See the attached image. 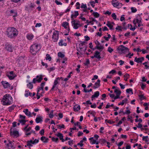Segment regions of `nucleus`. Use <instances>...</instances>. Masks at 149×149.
Returning <instances> with one entry per match:
<instances>
[{"label":"nucleus","instance_id":"nucleus-7","mask_svg":"<svg viewBox=\"0 0 149 149\" xmlns=\"http://www.w3.org/2000/svg\"><path fill=\"white\" fill-rule=\"evenodd\" d=\"M35 6L34 3H31L30 5H29L26 6L25 10L28 11H31L33 10Z\"/></svg>","mask_w":149,"mask_h":149},{"label":"nucleus","instance_id":"nucleus-4","mask_svg":"<svg viewBox=\"0 0 149 149\" xmlns=\"http://www.w3.org/2000/svg\"><path fill=\"white\" fill-rule=\"evenodd\" d=\"M117 50L119 51H120L123 53H125L129 51V49L127 47H126L122 45L120 46L117 48Z\"/></svg>","mask_w":149,"mask_h":149},{"label":"nucleus","instance_id":"nucleus-44","mask_svg":"<svg viewBox=\"0 0 149 149\" xmlns=\"http://www.w3.org/2000/svg\"><path fill=\"white\" fill-rule=\"evenodd\" d=\"M40 91H42L41 93H44V90L43 88L41 87H39L38 88V90L37 91V93H39Z\"/></svg>","mask_w":149,"mask_h":149},{"label":"nucleus","instance_id":"nucleus-41","mask_svg":"<svg viewBox=\"0 0 149 149\" xmlns=\"http://www.w3.org/2000/svg\"><path fill=\"white\" fill-rule=\"evenodd\" d=\"M126 92L127 93H129L130 92L132 94H133V93L132 89L131 88L127 89L126 90Z\"/></svg>","mask_w":149,"mask_h":149},{"label":"nucleus","instance_id":"nucleus-23","mask_svg":"<svg viewBox=\"0 0 149 149\" xmlns=\"http://www.w3.org/2000/svg\"><path fill=\"white\" fill-rule=\"evenodd\" d=\"M34 36L32 33H28L26 36V38L28 39L29 40H31L34 37Z\"/></svg>","mask_w":149,"mask_h":149},{"label":"nucleus","instance_id":"nucleus-55","mask_svg":"<svg viewBox=\"0 0 149 149\" xmlns=\"http://www.w3.org/2000/svg\"><path fill=\"white\" fill-rule=\"evenodd\" d=\"M107 51L110 53H111L113 51V49L111 48L110 47L108 48Z\"/></svg>","mask_w":149,"mask_h":149},{"label":"nucleus","instance_id":"nucleus-42","mask_svg":"<svg viewBox=\"0 0 149 149\" xmlns=\"http://www.w3.org/2000/svg\"><path fill=\"white\" fill-rule=\"evenodd\" d=\"M53 112L54 111L53 110H51L50 113L49 114V117L51 118H53L54 117V116L53 115Z\"/></svg>","mask_w":149,"mask_h":149},{"label":"nucleus","instance_id":"nucleus-61","mask_svg":"<svg viewBox=\"0 0 149 149\" xmlns=\"http://www.w3.org/2000/svg\"><path fill=\"white\" fill-rule=\"evenodd\" d=\"M55 2L57 4V5H62V3L58 1V0H55Z\"/></svg>","mask_w":149,"mask_h":149},{"label":"nucleus","instance_id":"nucleus-21","mask_svg":"<svg viewBox=\"0 0 149 149\" xmlns=\"http://www.w3.org/2000/svg\"><path fill=\"white\" fill-rule=\"evenodd\" d=\"M23 112L25 113V114L30 117H31V112L29 111V110L28 109H26L25 110H24Z\"/></svg>","mask_w":149,"mask_h":149},{"label":"nucleus","instance_id":"nucleus-24","mask_svg":"<svg viewBox=\"0 0 149 149\" xmlns=\"http://www.w3.org/2000/svg\"><path fill=\"white\" fill-rule=\"evenodd\" d=\"M63 40L62 39L61 40L58 42V45L60 46H63V45L65 46H66L67 45V43L65 42L63 43Z\"/></svg>","mask_w":149,"mask_h":149},{"label":"nucleus","instance_id":"nucleus-10","mask_svg":"<svg viewBox=\"0 0 149 149\" xmlns=\"http://www.w3.org/2000/svg\"><path fill=\"white\" fill-rule=\"evenodd\" d=\"M59 77H58L56 78L54 81V85L51 89V91H53L55 87H57V85L58 84V81H59Z\"/></svg>","mask_w":149,"mask_h":149},{"label":"nucleus","instance_id":"nucleus-58","mask_svg":"<svg viewBox=\"0 0 149 149\" xmlns=\"http://www.w3.org/2000/svg\"><path fill=\"white\" fill-rule=\"evenodd\" d=\"M77 68L76 69V70L79 73L80 72V70L79 69L80 68V65H77Z\"/></svg>","mask_w":149,"mask_h":149},{"label":"nucleus","instance_id":"nucleus-8","mask_svg":"<svg viewBox=\"0 0 149 149\" xmlns=\"http://www.w3.org/2000/svg\"><path fill=\"white\" fill-rule=\"evenodd\" d=\"M58 33L56 34L54 32L52 36V38L54 42H56L58 40L59 37V34L58 31H56Z\"/></svg>","mask_w":149,"mask_h":149},{"label":"nucleus","instance_id":"nucleus-1","mask_svg":"<svg viewBox=\"0 0 149 149\" xmlns=\"http://www.w3.org/2000/svg\"><path fill=\"white\" fill-rule=\"evenodd\" d=\"M6 32L8 37L10 38H14L16 37L18 34V31L13 27L7 28Z\"/></svg>","mask_w":149,"mask_h":149},{"label":"nucleus","instance_id":"nucleus-35","mask_svg":"<svg viewBox=\"0 0 149 149\" xmlns=\"http://www.w3.org/2000/svg\"><path fill=\"white\" fill-rule=\"evenodd\" d=\"M27 120L25 119H21L19 120V122L22 124V125H24Z\"/></svg>","mask_w":149,"mask_h":149},{"label":"nucleus","instance_id":"nucleus-6","mask_svg":"<svg viewBox=\"0 0 149 149\" xmlns=\"http://www.w3.org/2000/svg\"><path fill=\"white\" fill-rule=\"evenodd\" d=\"M42 76L40 75L39 77V76L38 75L36 76V78H34L33 79V81L32 82L34 84H35L36 82L38 83L40 82L42 80Z\"/></svg>","mask_w":149,"mask_h":149},{"label":"nucleus","instance_id":"nucleus-40","mask_svg":"<svg viewBox=\"0 0 149 149\" xmlns=\"http://www.w3.org/2000/svg\"><path fill=\"white\" fill-rule=\"evenodd\" d=\"M105 122L109 123L110 124H112L114 123L115 122L112 121V120H108V119H106L105 120Z\"/></svg>","mask_w":149,"mask_h":149},{"label":"nucleus","instance_id":"nucleus-19","mask_svg":"<svg viewBox=\"0 0 149 149\" xmlns=\"http://www.w3.org/2000/svg\"><path fill=\"white\" fill-rule=\"evenodd\" d=\"M100 52L97 51H96L95 52L94 54V57L98 59H100L101 58V56H100Z\"/></svg>","mask_w":149,"mask_h":149},{"label":"nucleus","instance_id":"nucleus-14","mask_svg":"<svg viewBox=\"0 0 149 149\" xmlns=\"http://www.w3.org/2000/svg\"><path fill=\"white\" fill-rule=\"evenodd\" d=\"M10 136L14 135V136L17 137L19 135V132L17 131H15L13 132L12 131V128L10 129Z\"/></svg>","mask_w":149,"mask_h":149},{"label":"nucleus","instance_id":"nucleus-36","mask_svg":"<svg viewBox=\"0 0 149 149\" xmlns=\"http://www.w3.org/2000/svg\"><path fill=\"white\" fill-rule=\"evenodd\" d=\"M10 74H6V76L8 77L10 80L13 79L15 77V76L13 75H9Z\"/></svg>","mask_w":149,"mask_h":149},{"label":"nucleus","instance_id":"nucleus-28","mask_svg":"<svg viewBox=\"0 0 149 149\" xmlns=\"http://www.w3.org/2000/svg\"><path fill=\"white\" fill-rule=\"evenodd\" d=\"M32 93L29 92V91H26L25 93V96L26 97H28L29 95L31 97Z\"/></svg>","mask_w":149,"mask_h":149},{"label":"nucleus","instance_id":"nucleus-16","mask_svg":"<svg viewBox=\"0 0 149 149\" xmlns=\"http://www.w3.org/2000/svg\"><path fill=\"white\" fill-rule=\"evenodd\" d=\"M12 143V142L11 141H9L8 143L6 144V147H8V149H10L11 148L13 149L15 148V147H14Z\"/></svg>","mask_w":149,"mask_h":149},{"label":"nucleus","instance_id":"nucleus-46","mask_svg":"<svg viewBox=\"0 0 149 149\" xmlns=\"http://www.w3.org/2000/svg\"><path fill=\"white\" fill-rule=\"evenodd\" d=\"M52 141L57 143L58 140V138H55L54 137H52Z\"/></svg>","mask_w":149,"mask_h":149},{"label":"nucleus","instance_id":"nucleus-12","mask_svg":"<svg viewBox=\"0 0 149 149\" xmlns=\"http://www.w3.org/2000/svg\"><path fill=\"white\" fill-rule=\"evenodd\" d=\"M144 58L143 57H141L137 58L136 57L134 59V61L138 63H141L144 60Z\"/></svg>","mask_w":149,"mask_h":149},{"label":"nucleus","instance_id":"nucleus-52","mask_svg":"<svg viewBox=\"0 0 149 149\" xmlns=\"http://www.w3.org/2000/svg\"><path fill=\"white\" fill-rule=\"evenodd\" d=\"M31 129V127H29L27 128L26 130H24L25 133H27L28 132L30 131Z\"/></svg>","mask_w":149,"mask_h":149},{"label":"nucleus","instance_id":"nucleus-5","mask_svg":"<svg viewBox=\"0 0 149 149\" xmlns=\"http://www.w3.org/2000/svg\"><path fill=\"white\" fill-rule=\"evenodd\" d=\"M5 49L7 51L12 52H13L14 48L10 43L7 42L5 44Z\"/></svg>","mask_w":149,"mask_h":149},{"label":"nucleus","instance_id":"nucleus-47","mask_svg":"<svg viewBox=\"0 0 149 149\" xmlns=\"http://www.w3.org/2000/svg\"><path fill=\"white\" fill-rule=\"evenodd\" d=\"M81 8H84L85 9L87 8V6L86 4H84V3H82L81 4Z\"/></svg>","mask_w":149,"mask_h":149},{"label":"nucleus","instance_id":"nucleus-18","mask_svg":"<svg viewBox=\"0 0 149 149\" xmlns=\"http://www.w3.org/2000/svg\"><path fill=\"white\" fill-rule=\"evenodd\" d=\"M100 95V93L98 91H97L94 93V94L91 97V98L92 99V100H93V99L96 97H97Z\"/></svg>","mask_w":149,"mask_h":149},{"label":"nucleus","instance_id":"nucleus-57","mask_svg":"<svg viewBox=\"0 0 149 149\" xmlns=\"http://www.w3.org/2000/svg\"><path fill=\"white\" fill-rule=\"evenodd\" d=\"M91 6L93 8L95 6V2L94 1H91L90 2Z\"/></svg>","mask_w":149,"mask_h":149},{"label":"nucleus","instance_id":"nucleus-30","mask_svg":"<svg viewBox=\"0 0 149 149\" xmlns=\"http://www.w3.org/2000/svg\"><path fill=\"white\" fill-rule=\"evenodd\" d=\"M33 141L32 140H30V141H27V146H32L31 144H34L33 143Z\"/></svg>","mask_w":149,"mask_h":149},{"label":"nucleus","instance_id":"nucleus-49","mask_svg":"<svg viewBox=\"0 0 149 149\" xmlns=\"http://www.w3.org/2000/svg\"><path fill=\"white\" fill-rule=\"evenodd\" d=\"M90 61L89 59H87L86 60V62L84 63L85 65L87 66L90 64Z\"/></svg>","mask_w":149,"mask_h":149},{"label":"nucleus","instance_id":"nucleus-39","mask_svg":"<svg viewBox=\"0 0 149 149\" xmlns=\"http://www.w3.org/2000/svg\"><path fill=\"white\" fill-rule=\"evenodd\" d=\"M95 17H98L100 16V14L97 12H93L92 14Z\"/></svg>","mask_w":149,"mask_h":149},{"label":"nucleus","instance_id":"nucleus-9","mask_svg":"<svg viewBox=\"0 0 149 149\" xmlns=\"http://www.w3.org/2000/svg\"><path fill=\"white\" fill-rule=\"evenodd\" d=\"M72 20V21L71 22V23L72 24V25L73 26L74 29H78L79 28V26H81L80 24L77 22H76V21L74 20Z\"/></svg>","mask_w":149,"mask_h":149},{"label":"nucleus","instance_id":"nucleus-27","mask_svg":"<svg viewBox=\"0 0 149 149\" xmlns=\"http://www.w3.org/2000/svg\"><path fill=\"white\" fill-rule=\"evenodd\" d=\"M68 25L69 23L66 22H63L62 24V26L65 29L67 28V26Z\"/></svg>","mask_w":149,"mask_h":149},{"label":"nucleus","instance_id":"nucleus-22","mask_svg":"<svg viewBox=\"0 0 149 149\" xmlns=\"http://www.w3.org/2000/svg\"><path fill=\"white\" fill-rule=\"evenodd\" d=\"M79 15V13L78 11H75L74 12V15L72 14L71 15V18L72 20H74L73 18H76L77 16Z\"/></svg>","mask_w":149,"mask_h":149},{"label":"nucleus","instance_id":"nucleus-37","mask_svg":"<svg viewBox=\"0 0 149 149\" xmlns=\"http://www.w3.org/2000/svg\"><path fill=\"white\" fill-rule=\"evenodd\" d=\"M114 92L116 93V95H119V96L120 95L121 93V91L120 90L116 89H115L114 90Z\"/></svg>","mask_w":149,"mask_h":149},{"label":"nucleus","instance_id":"nucleus-51","mask_svg":"<svg viewBox=\"0 0 149 149\" xmlns=\"http://www.w3.org/2000/svg\"><path fill=\"white\" fill-rule=\"evenodd\" d=\"M97 47V49L100 50V51H101L104 48V47L102 45H100V46L98 45V47Z\"/></svg>","mask_w":149,"mask_h":149},{"label":"nucleus","instance_id":"nucleus-62","mask_svg":"<svg viewBox=\"0 0 149 149\" xmlns=\"http://www.w3.org/2000/svg\"><path fill=\"white\" fill-rule=\"evenodd\" d=\"M55 135L59 138V137H61L62 135H63V134L61 133H58V134H56Z\"/></svg>","mask_w":149,"mask_h":149},{"label":"nucleus","instance_id":"nucleus-53","mask_svg":"<svg viewBox=\"0 0 149 149\" xmlns=\"http://www.w3.org/2000/svg\"><path fill=\"white\" fill-rule=\"evenodd\" d=\"M112 17L113 18V19L115 20H116V15L115 13H113L111 15Z\"/></svg>","mask_w":149,"mask_h":149},{"label":"nucleus","instance_id":"nucleus-34","mask_svg":"<svg viewBox=\"0 0 149 149\" xmlns=\"http://www.w3.org/2000/svg\"><path fill=\"white\" fill-rule=\"evenodd\" d=\"M130 77V75L128 73L125 74L124 76V77L125 78L124 80L127 81V79L129 78Z\"/></svg>","mask_w":149,"mask_h":149},{"label":"nucleus","instance_id":"nucleus-59","mask_svg":"<svg viewBox=\"0 0 149 149\" xmlns=\"http://www.w3.org/2000/svg\"><path fill=\"white\" fill-rule=\"evenodd\" d=\"M116 29L117 30H118L119 31H122V26H118L116 28Z\"/></svg>","mask_w":149,"mask_h":149},{"label":"nucleus","instance_id":"nucleus-43","mask_svg":"<svg viewBox=\"0 0 149 149\" xmlns=\"http://www.w3.org/2000/svg\"><path fill=\"white\" fill-rule=\"evenodd\" d=\"M148 138V136H143L142 137V140L145 141L146 142H147L148 141L147 139Z\"/></svg>","mask_w":149,"mask_h":149},{"label":"nucleus","instance_id":"nucleus-45","mask_svg":"<svg viewBox=\"0 0 149 149\" xmlns=\"http://www.w3.org/2000/svg\"><path fill=\"white\" fill-rule=\"evenodd\" d=\"M46 59L47 60H48L49 61H50L51 59V57L50 56L49 54H47L46 55Z\"/></svg>","mask_w":149,"mask_h":149},{"label":"nucleus","instance_id":"nucleus-11","mask_svg":"<svg viewBox=\"0 0 149 149\" xmlns=\"http://www.w3.org/2000/svg\"><path fill=\"white\" fill-rule=\"evenodd\" d=\"M43 118L42 116H40L38 115L36 118L35 121L37 123L41 122L43 121Z\"/></svg>","mask_w":149,"mask_h":149},{"label":"nucleus","instance_id":"nucleus-48","mask_svg":"<svg viewBox=\"0 0 149 149\" xmlns=\"http://www.w3.org/2000/svg\"><path fill=\"white\" fill-rule=\"evenodd\" d=\"M131 10L132 12L133 13H135L137 11L136 9L133 7H131Z\"/></svg>","mask_w":149,"mask_h":149},{"label":"nucleus","instance_id":"nucleus-64","mask_svg":"<svg viewBox=\"0 0 149 149\" xmlns=\"http://www.w3.org/2000/svg\"><path fill=\"white\" fill-rule=\"evenodd\" d=\"M146 84H145L143 83H142L141 84V88L143 90L144 89V88L146 87Z\"/></svg>","mask_w":149,"mask_h":149},{"label":"nucleus","instance_id":"nucleus-63","mask_svg":"<svg viewBox=\"0 0 149 149\" xmlns=\"http://www.w3.org/2000/svg\"><path fill=\"white\" fill-rule=\"evenodd\" d=\"M55 135L59 138V137H61L62 135H63V134L61 133H58V134H56Z\"/></svg>","mask_w":149,"mask_h":149},{"label":"nucleus","instance_id":"nucleus-13","mask_svg":"<svg viewBox=\"0 0 149 149\" xmlns=\"http://www.w3.org/2000/svg\"><path fill=\"white\" fill-rule=\"evenodd\" d=\"M1 83L5 88H8L10 86V84L6 81H2Z\"/></svg>","mask_w":149,"mask_h":149},{"label":"nucleus","instance_id":"nucleus-17","mask_svg":"<svg viewBox=\"0 0 149 149\" xmlns=\"http://www.w3.org/2000/svg\"><path fill=\"white\" fill-rule=\"evenodd\" d=\"M100 79H98L97 82L95 83L93 86V88L95 89L99 88L100 86Z\"/></svg>","mask_w":149,"mask_h":149},{"label":"nucleus","instance_id":"nucleus-60","mask_svg":"<svg viewBox=\"0 0 149 149\" xmlns=\"http://www.w3.org/2000/svg\"><path fill=\"white\" fill-rule=\"evenodd\" d=\"M93 111H89L88 112V113L92 115L93 117H95V114L93 113Z\"/></svg>","mask_w":149,"mask_h":149},{"label":"nucleus","instance_id":"nucleus-33","mask_svg":"<svg viewBox=\"0 0 149 149\" xmlns=\"http://www.w3.org/2000/svg\"><path fill=\"white\" fill-rule=\"evenodd\" d=\"M139 97L141 101H142L143 100L146 99V97L144 96L142 94L139 95Z\"/></svg>","mask_w":149,"mask_h":149},{"label":"nucleus","instance_id":"nucleus-20","mask_svg":"<svg viewBox=\"0 0 149 149\" xmlns=\"http://www.w3.org/2000/svg\"><path fill=\"white\" fill-rule=\"evenodd\" d=\"M112 4L114 7H118L119 4V2L116 0H113L112 1Z\"/></svg>","mask_w":149,"mask_h":149},{"label":"nucleus","instance_id":"nucleus-26","mask_svg":"<svg viewBox=\"0 0 149 149\" xmlns=\"http://www.w3.org/2000/svg\"><path fill=\"white\" fill-rule=\"evenodd\" d=\"M107 24L106 25L110 29L113 30V25H112L111 22L109 21H107Z\"/></svg>","mask_w":149,"mask_h":149},{"label":"nucleus","instance_id":"nucleus-15","mask_svg":"<svg viewBox=\"0 0 149 149\" xmlns=\"http://www.w3.org/2000/svg\"><path fill=\"white\" fill-rule=\"evenodd\" d=\"M10 13L9 14L10 16H12L13 17H15L17 15V12L14 10H11L10 11Z\"/></svg>","mask_w":149,"mask_h":149},{"label":"nucleus","instance_id":"nucleus-32","mask_svg":"<svg viewBox=\"0 0 149 149\" xmlns=\"http://www.w3.org/2000/svg\"><path fill=\"white\" fill-rule=\"evenodd\" d=\"M27 87L30 89H32L33 87L32 82H30L27 84Z\"/></svg>","mask_w":149,"mask_h":149},{"label":"nucleus","instance_id":"nucleus-25","mask_svg":"<svg viewBox=\"0 0 149 149\" xmlns=\"http://www.w3.org/2000/svg\"><path fill=\"white\" fill-rule=\"evenodd\" d=\"M74 110L75 111H79L80 109V105L77 106V105L74 106L73 107Z\"/></svg>","mask_w":149,"mask_h":149},{"label":"nucleus","instance_id":"nucleus-29","mask_svg":"<svg viewBox=\"0 0 149 149\" xmlns=\"http://www.w3.org/2000/svg\"><path fill=\"white\" fill-rule=\"evenodd\" d=\"M128 100L127 98H125L124 100H122V102L119 103L118 104V105H123L125 103H127V102Z\"/></svg>","mask_w":149,"mask_h":149},{"label":"nucleus","instance_id":"nucleus-38","mask_svg":"<svg viewBox=\"0 0 149 149\" xmlns=\"http://www.w3.org/2000/svg\"><path fill=\"white\" fill-rule=\"evenodd\" d=\"M58 56L59 57L63 58L64 57L65 55L61 52H59L58 53Z\"/></svg>","mask_w":149,"mask_h":149},{"label":"nucleus","instance_id":"nucleus-31","mask_svg":"<svg viewBox=\"0 0 149 149\" xmlns=\"http://www.w3.org/2000/svg\"><path fill=\"white\" fill-rule=\"evenodd\" d=\"M16 106L13 105L10 107H8V111L9 112H11L13 110H14L16 107Z\"/></svg>","mask_w":149,"mask_h":149},{"label":"nucleus","instance_id":"nucleus-54","mask_svg":"<svg viewBox=\"0 0 149 149\" xmlns=\"http://www.w3.org/2000/svg\"><path fill=\"white\" fill-rule=\"evenodd\" d=\"M44 129H42L39 132V133L42 136H43L44 135Z\"/></svg>","mask_w":149,"mask_h":149},{"label":"nucleus","instance_id":"nucleus-2","mask_svg":"<svg viewBox=\"0 0 149 149\" xmlns=\"http://www.w3.org/2000/svg\"><path fill=\"white\" fill-rule=\"evenodd\" d=\"M40 49V46L38 44L35 43L30 46V52L32 55H35Z\"/></svg>","mask_w":149,"mask_h":149},{"label":"nucleus","instance_id":"nucleus-3","mask_svg":"<svg viewBox=\"0 0 149 149\" xmlns=\"http://www.w3.org/2000/svg\"><path fill=\"white\" fill-rule=\"evenodd\" d=\"M11 98L12 97L9 94H6L4 95L2 100V101L3 103V105H8L11 104L12 102L10 100H11Z\"/></svg>","mask_w":149,"mask_h":149},{"label":"nucleus","instance_id":"nucleus-56","mask_svg":"<svg viewBox=\"0 0 149 149\" xmlns=\"http://www.w3.org/2000/svg\"><path fill=\"white\" fill-rule=\"evenodd\" d=\"M57 126L58 127V128L60 129H61V128H65V125L63 124H62L61 126L60 125H58Z\"/></svg>","mask_w":149,"mask_h":149},{"label":"nucleus","instance_id":"nucleus-50","mask_svg":"<svg viewBox=\"0 0 149 149\" xmlns=\"http://www.w3.org/2000/svg\"><path fill=\"white\" fill-rule=\"evenodd\" d=\"M100 141L103 144H104L107 142L106 139H100Z\"/></svg>","mask_w":149,"mask_h":149}]
</instances>
